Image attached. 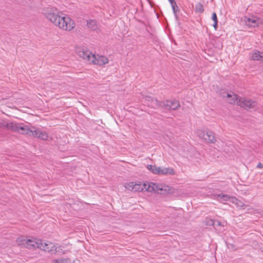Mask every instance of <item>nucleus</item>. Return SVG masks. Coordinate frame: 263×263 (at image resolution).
Segmentation results:
<instances>
[{"label":"nucleus","mask_w":263,"mask_h":263,"mask_svg":"<svg viewBox=\"0 0 263 263\" xmlns=\"http://www.w3.org/2000/svg\"><path fill=\"white\" fill-rule=\"evenodd\" d=\"M231 201L234 203L237 208L243 209L246 206V205L242 202L238 200L236 198L232 197Z\"/></svg>","instance_id":"nucleus-16"},{"label":"nucleus","mask_w":263,"mask_h":263,"mask_svg":"<svg viewBox=\"0 0 263 263\" xmlns=\"http://www.w3.org/2000/svg\"><path fill=\"white\" fill-rule=\"evenodd\" d=\"M6 126L8 129L13 131L32 136L33 127L29 128L27 125L23 124H15L13 123H7Z\"/></svg>","instance_id":"nucleus-5"},{"label":"nucleus","mask_w":263,"mask_h":263,"mask_svg":"<svg viewBox=\"0 0 263 263\" xmlns=\"http://www.w3.org/2000/svg\"><path fill=\"white\" fill-rule=\"evenodd\" d=\"M154 166H153L152 165H148L147 166V168L152 172V170H153V167Z\"/></svg>","instance_id":"nucleus-24"},{"label":"nucleus","mask_w":263,"mask_h":263,"mask_svg":"<svg viewBox=\"0 0 263 263\" xmlns=\"http://www.w3.org/2000/svg\"><path fill=\"white\" fill-rule=\"evenodd\" d=\"M125 187L126 189L132 192H154L159 194H165L170 191L168 185L162 184H156L153 182L135 183L129 182L127 183Z\"/></svg>","instance_id":"nucleus-1"},{"label":"nucleus","mask_w":263,"mask_h":263,"mask_svg":"<svg viewBox=\"0 0 263 263\" xmlns=\"http://www.w3.org/2000/svg\"><path fill=\"white\" fill-rule=\"evenodd\" d=\"M17 242L20 245H22L24 247L29 249L39 248L41 244V239L35 238H24L23 237L18 238Z\"/></svg>","instance_id":"nucleus-6"},{"label":"nucleus","mask_w":263,"mask_h":263,"mask_svg":"<svg viewBox=\"0 0 263 263\" xmlns=\"http://www.w3.org/2000/svg\"><path fill=\"white\" fill-rule=\"evenodd\" d=\"M154 166H153L152 165H148L147 166V168L152 172V170H153V167Z\"/></svg>","instance_id":"nucleus-25"},{"label":"nucleus","mask_w":263,"mask_h":263,"mask_svg":"<svg viewBox=\"0 0 263 263\" xmlns=\"http://www.w3.org/2000/svg\"><path fill=\"white\" fill-rule=\"evenodd\" d=\"M212 225L214 226V227H216L217 226H224V223L223 222H221L220 221H212Z\"/></svg>","instance_id":"nucleus-19"},{"label":"nucleus","mask_w":263,"mask_h":263,"mask_svg":"<svg viewBox=\"0 0 263 263\" xmlns=\"http://www.w3.org/2000/svg\"><path fill=\"white\" fill-rule=\"evenodd\" d=\"M32 136L43 140L48 139V134L45 131H43L35 127H33Z\"/></svg>","instance_id":"nucleus-10"},{"label":"nucleus","mask_w":263,"mask_h":263,"mask_svg":"<svg viewBox=\"0 0 263 263\" xmlns=\"http://www.w3.org/2000/svg\"><path fill=\"white\" fill-rule=\"evenodd\" d=\"M171 5V7H172V8L173 10V12H174V13L176 15V11L178 10H177V4L175 2V1H174L172 3H170Z\"/></svg>","instance_id":"nucleus-18"},{"label":"nucleus","mask_w":263,"mask_h":263,"mask_svg":"<svg viewBox=\"0 0 263 263\" xmlns=\"http://www.w3.org/2000/svg\"><path fill=\"white\" fill-rule=\"evenodd\" d=\"M223 98H226L227 101L230 104H236L241 107L246 109L254 108L256 105V102L251 99L240 98L233 92H227L226 95H223Z\"/></svg>","instance_id":"nucleus-3"},{"label":"nucleus","mask_w":263,"mask_h":263,"mask_svg":"<svg viewBox=\"0 0 263 263\" xmlns=\"http://www.w3.org/2000/svg\"><path fill=\"white\" fill-rule=\"evenodd\" d=\"M47 18L55 26L64 30L70 31L74 27V21L69 16L62 13L49 11L46 14Z\"/></svg>","instance_id":"nucleus-2"},{"label":"nucleus","mask_w":263,"mask_h":263,"mask_svg":"<svg viewBox=\"0 0 263 263\" xmlns=\"http://www.w3.org/2000/svg\"><path fill=\"white\" fill-rule=\"evenodd\" d=\"M244 22L246 25L249 27L254 28L263 25V19L256 16H245Z\"/></svg>","instance_id":"nucleus-7"},{"label":"nucleus","mask_w":263,"mask_h":263,"mask_svg":"<svg viewBox=\"0 0 263 263\" xmlns=\"http://www.w3.org/2000/svg\"><path fill=\"white\" fill-rule=\"evenodd\" d=\"M162 168V167H157V171H158L157 174L161 175Z\"/></svg>","instance_id":"nucleus-22"},{"label":"nucleus","mask_w":263,"mask_h":263,"mask_svg":"<svg viewBox=\"0 0 263 263\" xmlns=\"http://www.w3.org/2000/svg\"><path fill=\"white\" fill-rule=\"evenodd\" d=\"M152 172L153 174H157V173H158V171H157V166H154V167H153V170H152Z\"/></svg>","instance_id":"nucleus-21"},{"label":"nucleus","mask_w":263,"mask_h":263,"mask_svg":"<svg viewBox=\"0 0 263 263\" xmlns=\"http://www.w3.org/2000/svg\"><path fill=\"white\" fill-rule=\"evenodd\" d=\"M196 134L200 138L203 139L206 142L213 143L216 141L214 133L211 131L205 132L202 130H198Z\"/></svg>","instance_id":"nucleus-8"},{"label":"nucleus","mask_w":263,"mask_h":263,"mask_svg":"<svg viewBox=\"0 0 263 263\" xmlns=\"http://www.w3.org/2000/svg\"><path fill=\"white\" fill-rule=\"evenodd\" d=\"M212 19L213 20L214 22H215V21L218 22L217 15L215 12L212 13Z\"/></svg>","instance_id":"nucleus-20"},{"label":"nucleus","mask_w":263,"mask_h":263,"mask_svg":"<svg viewBox=\"0 0 263 263\" xmlns=\"http://www.w3.org/2000/svg\"><path fill=\"white\" fill-rule=\"evenodd\" d=\"M161 103L163 104V106L166 109L169 108L175 110L180 106L179 101L176 100H167L165 102H162Z\"/></svg>","instance_id":"nucleus-11"},{"label":"nucleus","mask_w":263,"mask_h":263,"mask_svg":"<svg viewBox=\"0 0 263 263\" xmlns=\"http://www.w3.org/2000/svg\"><path fill=\"white\" fill-rule=\"evenodd\" d=\"M79 55L90 64L92 63L99 65H103L108 62V60L106 57L99 55H96L88 50L80 51Z\"/></svg>","instance_id":"nucleus-4"},{"label":"nucleus","mask_w":263,"mask_h":263,"mask_svg":"<svg viewBox=\"0 0 263 263\" xmlns=\"http://www.w3.org/2000/svg\"><path fill=\"white\" fill-rule=\"evenodd\" d=\"M257 167L259 168H263V164H262L261 163H259L257 165Z\"/></svg>","instance_id":"nucleus-26"},{"label":"nucleus","mask_w":263,"mask_h":263,"mask_svg":"<svg viewBox=\"0 0 263 263\" xmlns=\"http://www.w3.org/2000/svg\"><path fill=\"white\" fill-rule=\"evenodd\" d=\"M87 25L88 27L92 30H96L98 27L97 22L94 20H88Z\"/></svg>","instance_id":"nucleus-14"},{"label":"nucleus","mask_w":263,"mask_h":263,"mask_svg":"<svg viewBox=\"0 0 263 263\" xmlns=\"http://www.w3.org/2000/svg\"><path fill=\"white\" fill-rule=\"evenodd\" d=\"M250 58L253 60L258 61L263 63V52L258 50H254L250 53Z\"/></svg>","instance_id":"nucleus-13"},{"label":"nucleus","mask_w":263,"mask_h":263,"mask_svg":"<svg viewBox=\"0 0 263 263\" xmlns=\"http://www.w3.org/2000/svg\"><path fill=\"white\" fill-rule=\"evenodd\" d=\"M195 10L196 11L199 12V13H202L204 11L203 7L201 3H197L195 5Z\"/></svg>","instance_id":"nucleus-17"},{"label":"nucleus","mask_w":263,"mask_h":263,"mask_svg":"<svg viewBox=\"0 0 263 263\" xmlns=\"http://www.w3.org/2000/svg\"><path fill=\"white\" fill-rule=\"evenodd\" d=\"M40 249L46 252H54L56 250V248L53 243L49 241H43L41 240Z\"/></svg>","instance_id":"nucleus-9"},{"label":"nucleus","mask_w":263,"mask_h":263,"mask_svg":"<svg viewBox=\"0 0 263 263\" xmlns=\"http://www.w3.org/2000/svg\"><path fill=\"white\" fill-rule=\"evenodd\" d=\"M169 1V2L171 3L174 1H175L174 0H168Z\"/></svg>","instance_id":"nucleus-27"},{"label":"nucleus","mask_w":263,"mask_h":263,"mask_svg":"<svg viewBox=\"0 0 263 263\" xmlns=\"http://www.w3.org/2000/svg\"><path fill=\"white\" fill-rule=\"evenodd\" d=\"M213 198L215 200L219 201L220 202L224 203L226 202L231 200L232 197L229 196L227 194H214L213 195Z\"/></svg>","instance_id":"nucleus-12"},{"label":"nucleus","mask_w":263,"mask_h":263,"mask_svg":"<svg viewBox=\"0 0 263 263\" xmlns=\"http://www.w3.org/2000/svg\"><path fill=\"white\" fill-rule=\"evenodd\" d=\"M174 175V170L171 167H162L161 170V175Z\"/></svg>","instance_id":"nucleus-15"},{"label":"nucleus","mask_w":263,"mask_h":263,"mask_svg":"<svg viewBox=\"0 0 263 263\" xmlns=\"http://www.w3.org/2000/svg\"><path fill=\"white\" fill-rule=\"evenodd\" d=\"M217 24L218 22L215 21V22H214L213 27H214L215 30H216L217 29Z\"/></svg>","instance_id":"nucleus-23"}]
</instances>
